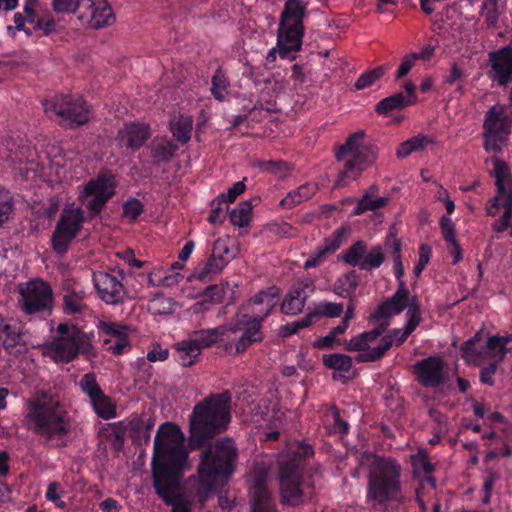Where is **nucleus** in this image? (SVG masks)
<instances>
[{
    "instance_id": "f257e3e1",
    "label": "nucleus",
    "mask_w": 512,
    "mask_h": 512,
    "mask_svg": "<svg viewBox=\"0 0 512 512\" xmlns=\"http://www.w3.org/2000/svg\"><path fill=\"white\" fill-rule=\"evenodd\" d=\"M187 458L184 434L179 426L171 422L160 425L154 439L153 487L167 505L173 506L171 512H191L187 505L180 503L177 493Z\"/></svg>"
},
{
    "instance_id": "f03ea898",
    "label": "nucleus",
    "mask_w": 512,
    "mask_h": 512,
    "mask_svg": "<svg viewBox=\"0 0 512 512\" xmlns=\"http://www.w3.org/2000/svg\"><path fill=\"white\" fill-rule=\"evenodd\" d=\"M231 393L211 394L197 403L189 417V447L197 450L223 433L231 420Z\"/></svg>"
},
{
    "instance_id": "7ed1b4c3",
    "label": "nucleus",
    "mask_w": 512,
    "mask_h": 512,
    "mask_svg": "<svg viewBox=\"0 0 512 512\" xmlns=\"http://www.w3.org/2000/svg\"><path fill=\"white\" fill-rule=\"evenodd\" d=\"M237 458L238 449L234 440L229 437L216 440L202 451L197 469L199 487L196 491L202 505L234 472Z\"/></svg>"
},
{
    "instance_id": "20e7f679",
    "label": "nucleus",
    "mask_w": 512,
    "mask_h": 512,
    "mask_svg": "<svg viewBox=\"0 0 512 512\" xmlns=\"http://www.w3.org/2000/svg\"><path fill=\"white\" fill-rule=\"evenodd\" d=\"M401 466L390 457L376 456L369 464L367 476V503L386 509L390 503L402 502Z\"/></svg>"
},
{
    "instance_id": "39448f33",
    "label": "nucleus",
    "mask_w": 512,
    "mask_h": 512,
    "mask_svg": "<svg viewBox=\"0 0 512 512\" xmlns=\"http://www.w3.org/2000/svg\"><path fill=\"white\" fill-rule=\"evenodd\" d=\"M23 424L45 442L56 441V446H66L63 438L71 430L68 413L60 409L57 403L52 404L40 399L29 403Z\"/></svg>"
},
{
    "instance_id": "423d86ee",
    "label": "nucleus",
    "mask_w": 512,
    "mask_h": 512,
    "mask_svg": "<svg viewBox=\"0 0 512 512\" xmlns=\"http://www.w3.org/2000/svg\"><path fill=\"white\" fill-rule=\"evenodd\" d=\"M364 137V130H358L350 134L346 142L338 147L336 151L338 161L344 160L347 155H351L352 158L345 163L343 170L339 172L334 187L345 185L344 181L346 179L356 180L365 169L376 161L378 149L372 144L365 145L363 143Z\"/></svg>"
},
{
    "instance_id": "0eeeda50",
    "label": "nucleus",
    "mask_w": 512,
    "mask_h": 512,
    "mask_svg": "<svg viewBox=\"0 0 512 512\" xmlns=\"http://www.w3.org/2000/svg\"><path fill=\"white\" fill-rule=\"evenodd\" d=\"M305 13L306 8L300 0H287L285 2L277 37V49L281 58H289L292 52L300 49Z\"/></svg>"
},
{
    "instance_id": "6e6552de",
    "label": "nucleus",
    "mask_w": 512,
    "mask_h": 512,
    "mask_svg": "<svg viewBox=\"0 0 512 512\" xmlns=\"http://www.w3.org/2000/svg\"><path fill=\"white\" fill-rule=\"evenodd\" d=\"M45 113L68 128L86 124L90 119V109L82 97L72 95H54L42 102Z\"/></svg>"
},
{
    "instance_id": "1a4fd4ad",
    "label": "nucleus",
    "mask_w": 512,
    "mask_h": 512,
    "mask_svg": "<svg viewBox=\"0 0 512 512\" xmlns=\"http://www.w3.org/2000/svg\"><path fill=\"white\" fill-rule=\"evenodd\" d=\"M512 120L500 106L486 111L483 122L484 149L486 152H500L506 145Z\"/></svg>"
},
{
    "instance_id": "9d476101",
    "label": "nucleus",
    "mask_w": 512,
    "mask_h": 512,
    "mask_svg": "<svg viewBox=\"0 0 512 512\" xmlns=\"http://www.w3.org/2000/svg\"><path fill=\"white\" fill-rule=\"evenodd\" d=\"M280 501L283 505L300 506L307 502L303 489L302 469L296 460L283 462L279 470Z\"/></svg>"
},
{
    "instance_id": "9b49d317",
    "label": "nucleus",
    "mask_w": 512,
    "mask_h": 512,
    "mask_svg": "<svg viewBox=\"0 0 512 512\" xmlns=\"http://www.w3.org/2000/svg\"><path fill=\"white\" fill-rule=\"evenodd\" d=\"M84 215L81 208L65 207L56 223L51 242L57 254L67 252L72 240L81 231Z\"/></svg>"
},
{
    "instance_id": "f8f14e48",
    "label": "nucleus",
    "mask_w": 512,
    "mask_h": 512,
    "mask_svg": "<svg viewBox=\"0 0 512 512\" xmlns=\"http://www.w3.org/2000/svg\"><path fill=\"white\" fill-rule=\"evenodd\" d=\"M49 349L56 362L69 363L80 353L91 355L93 347L86 333L82 330H74L71 336L55 338Z\"/></svg>"
},
{
    "instance_id": "ddd939ff",
    "label": "nucleus",
    "mask_w": 512,
    "mask_h": 512,
    "mask_svg": "<svg viewBox=\"0 0 512 512\" xmlns=\"http://www.w3.org/2000/svg\"><path fill=\"white\" fill-rule=\"evenodd\" d=\"M19 303L22 310L27 314L51 310L53 303L52 289L43 280H31L20 289Z\"/></svg>"
},
{
    "instance_id": "4468645a",
    "label": "nucleus",
    "mask_w": 512,
    "mask_h": 512,
    "mask_svg": "<svg viewBox=\"0 0 512 512\" xmlns=\"http://www.w3.org/2000/svg\"><path fill=\"white\" fill-rule=\"evenodd\" d=\"M114 195V176L111 173H100L84 186L81 197H91L87 200L86 207L92 215H97Z\"/></svg>"
},
{
    "instance_id": "2eb2a0df",
    "label": "nucleus",
    "mask_w": 512,
    "mask_h": 512,
    "mask_svg": "<svg viewBox=\"0 0 512 512\" xmlns=\"http://www.w3.org/2000/svg\"><path fill=\"white\" fill-rule=\"evenodd\" d=\"M115 16L106 0H81L78 22L85 27L101 29L114 23Z\"/></svg>"
},
{
    "instance_id": "dca6fc26",
    "label": "nucleus",
    "mask_w": 512,
    "mask_h": 512,
    "mask_svg": "<svg viewBox=\"0 0 512 512\" xmlns=\"http://www.w3.org/2000/svg\"><path fill=\"white\" fill-rule=\"evenodd\" d=\"M93 283L102 301L110 305H117L127 298V291L116 276L106 271L93 274Z\"/></svg>"
},
{
    "instance_id": "f3484780",
    "label": "nucleus",
    "mask_w": 512,
    "mask_h": 512,
    "mask_svg": "<svg viewBox=\"0 0 512 512\" xmlns=\"http://www.w3.org/2000/svg\"><path fill=\"white\" fill-rule=\"evenodd\" d=\"M444 366L445 363L441 357L430 356L417 361L413 369L422 386L436 388L444 383Z\"/></svg>"
},
{
    "instance_id": "a211bd4d",
    "label": "nucleus",
    "mask_w": 512,
    "mask_h": 512,
    "mask_svg": "<svg viewBox=\"0 0 512 512\" xmlns=\"http://www.w3.org/2000/svg\"><path fill=\"white\" fill-rule=\"evenodd\" d=\"M151 137V129L148 124L142 122L125 123L116 135V142L120 147H125L131 152L139 150Z\"/></svg>"
},
{
    "instance_id": "6ab92c4d",
    "label": "nucleus",
    "mask_w": 512,
    "mask_h": 512,
    "mask_svg": "<svg viewBox=\"0 0 512 512\" xmlns=\"http://www.w3.org/2000/svg\"><path fill=\"white\" fill-rule=\"evenodd\" d=\"M491 71L489 77L499 85L512 82V45L489 53Z\"/></svg>"
},
{
    "instance_id": "aec40b11",
    "label": "nucleus",
    "mask_w": 512,
    "mask_h": 512,
    "mask_svg": "<svg viewBox=\"0 0 512 512\" xmlns=\"http://www.w3.org/2000/svg\"><path fill=\"white\" fill-rule=\"evenodd\" d=\"M315 290L314 281L304 278L295 283L281 304V311L287 315L302 312L310 293Z\"/></svg>"
},
{
    "instance_id": "412c9836",
    "label": "nucleus",
    "mask_w": 512,
    "mask_h": 512,
    "mask_svg": "<svg viewBox=\"0 0 512 512\" xmlns=\"http://www.w3.org/2000/svg\"><path fill=\"white\" fill-rule=\"evenodd\" d=\"M347 234L348 230L344 227L335 230L329 237L325 238L324 243L317 247L316 251L308 257L303 268L309 270L321 265L327 257L333 255L341 247Z\"/></svg>"
},
{
    "instance_id": "4be33fe9",
    "label": "nucleus",
    "mask_w": 512,
    "mask_h": 512,
    "mask_svg": "<svg viewBox=\"0 0 512 512\" xmlns=\"http://www.w3.org/2000/svg\"><path fill=\"white\" fill-rule=\"evenodd\" d=\"M251 512H277L271 492L266 486V475L261 473L255 476L254 484L250 488Z\"/></svg>"
},
{
    "instance_id": "5701e85b",
    "label": "nucleus",
    "mask_w": 512,
    "mask_h": 512,
    "mask_svg": "<svg viewBox=\"0 0 512 512\" xmlns=\"http://www.w3.org/2000/svg\"><path fill=\"white\" fill-rule=\"evenodd\" d=\"M409 295L410 292L405 282L401 281L393 296L378 306L377 310L372 314V318L379 320L401 313L408 306Z\"/></svg>"
},
{
    "instance_id": "b1692460",
    "label": "nucleus",
    "mask_w": 512,
    "mask_h": 512,
    "mask_svg": "<svg viewBox=\"0 0 512 512\" xmlns=\"http://www.w3.org/2000/svg\"><path fill=\"white\" fill-rule=\"evenodd\" d=\"M241 331L239 324L231 326H219L212 329L197 330L192 333V339L197 344L198 349L209 348L216 344L221 337L229 336V333H237Z\"/></svg>"
},
{
    "instance_id": "393cba45",
    "label": "nucleus",
    "mask_w": 512,
    "mask_h": 512,
    "mask_svg": "<svg viewBox=\"0 0 512 512\" xmlns=\"http://www.w3.org/2000/svg\"><path fill=\"white\" fill-rule=\"evenodd\" d=\"M147 149L151 158V164L158 166L162 163L170 162L178 146L165 137H156L148 144Z\"/></svg>"
},
{
    "instance_id": "a878e982",
    "label": "nucleus",
    "mask_w": 512,
    "mask_h": 512,
    "mask_svg": "<svg viewBox=\"0 0 512 512\" xmlns=\"http://www.w3.org/2000/svg\"><path fill=\"white\" fill-rule=\"evenodd\" d=\"M278 297L279 290L274 286L269 287L267 290H261L249 301V305H264V308L260 309L258 312L253 311L254 315L252 317H248L247 315L243 317L251 320L259 319V322L262 323L276 306Z\"/></svg>"
},
{
    "instance_id": "bb28decb",
    "label": "nucleus",
    "mask_w": 512,
    "mask_h": 512,
    "mask_svg": "<svg viewBox=\"0 0 512 512\" xmlns=\"http://www.w3.org/2000/svg\"><path fill=\"white\" fill-rule=\"evenodd\" d=\"M237 324L240 325L241 330L243 329L242 326H247L235 344V352L237 354L243 353L253 343L263 340V335L260 331L262 323L259 322V319L251 320L247 318L246 321H240Z\"/></svg>"
},
{
    "instance_id": "cd10ccee",
    "label": "nucleus",
    "mask_w": 512,
    "mask_h": 512,
    "mask_svg": "<svg viewBox=\"0 0 512 512\" xmlns=\"http://www.w3.org/2000/svg\"><path fill=\"white\" fill-rule=\"evenodd\" d=\"M492 163L498 194L503 196L512 194V175L507 162L498 157H493Z\"/></svg>"
},
{
    "instance_id": "c85d7f7f",
    "label": "nucleus",
    "mask_w": 512,
    "mask_h": 512,
    "mask_svg": "<svg viewBox=\"0 0 512 512\" xmlns=\"http://www.w3.org/2000/svg\"><path fill=\"white\" fill-rule=\"evenodd\" d=\"M482 340L481 332H477L473 337L465 341L460 348L462 358L469 365L480 366L484 359L483 347H479L478 343Z\"/></svg>"
},
{
    "instance_id": "c756f323",
    "label": "nucleus",
    "mask_w": 512,
    "mask_h": 512,
    "mask_svg": "<svg viewBox=\"0 0 512 512\" xmlns=\"http://www.w3.org/2000/svg\"><path fill=\"white\" fill-rule=\"evenodd\" d=\"M176 361L183 367L192 366L200 355V350L192 338L174 344Z\"/></svg>"
},
{
    "instance_id": "7c9ffc66",
    "label": "nucleus",
    "mask_w": 512,
    "mask_h": 512,
    "mask_svg": "<svg viewBox=\"0 0 512 512\" xmlns=\"http://www.w3.org/2000/svg\"><path fill=\"white\" fill-rule=\"evenodd\" d=\"M224 294L225 287L223 285H209L202 293L203 300L193 305V311L195 313H202L209 310L211 304L220 303L222 301Z\"/></svg>"
},
{
    "instance_id": "2f4dec72",
    "label": "nucleus",
    "mask_w": 512,
    "mask_h": 512,
    "mask_svg": "<svg viewBox=\"0 0 512 512\" xmlns=\"http://www.w3.org/2000/svg\"><path fill=\"white\" fill-rule=\"evenodd\" d=\"M407 309L408 321L401 337L398 339L399 343H403L406 340V338L416 329L421 320V309L416 296L410 298Z\"/></svg>"
},
{
    "instance_id": "473e14b6",
    "label": "nucleus",
    "mask_w": 512,
    "mask_h": 512,
    "mask_svg": "<svg viewBox=\"0 0 512 512\" xmlns=\"http://www.w3.org/2000/svg\"><path fill=\"white\" fill-rule=\"evenodd\" d=\"M411 104H413V100L407 99L402 92H399L379 101L375 110L378 114H387L392 110L402 109Z\"/></svg>"
},
{
    "instance_id": "72a5a7b5",
    "label": "nucleus",
    "mask_w": 512,
    "mask_h": 512,
    "mask_svg": "<svg viewBox=\"0 0 512 512\" xmlns=\"http://www.w3.org/2000/svg\"><path fill=\"white\" fill-rule=\"evenodd\" d=\"M21 341L22 334L16 326L0 323V343L5 350L12 353L13 349L21 344Z\"/></svg>"
},
{
    "instance_id": "f704fd0d",
    "label": "nucleus",
    "mask_w": 512,
    "mask_h": 512,
    "mask_svg": "<svg viewBox=\"0 0 512 512\" xmlns=\"http://www.w3.org/2000/svg\"><path fill=\"white\" fill-rule=\"evenodd\" d=\"M227 264L228 260L218 259L216 256H213V254H211L210 258L205 263V265L201 268L196 269V271L193 274V277L202 282H206L210 280V275L219 274Z\"/></svg>"
},
{
    "instance_id": "c9c22d12",
    "label": "nucleus",
    "mask_w": 512,
    "mask_h": 512,
    "mask_svg": "<svg viewBox=\"0 0 512 512\" xmlns=\"http://www.w3.org/2000/svg\"><path fill=\"white\" fill-rule=\"evenodd\" d=\"M393 340L391 336H384L381 339V344L377 347L368 348V351H360L355 360L359 363L361 362H374L383 357V355L392 347Z\"/></svg>"
},
{
    "instance_id": "e433bc0d",
    "label": "nucleus",
    "mask_w": 512,
    "mask_h": 512,
    "mask_svg": "<svg viewBox=\"0 0 512 512\" xmlns=\"http://www.w3.org/2000/svg\"><path fill=\"white\" fill-rule=\"evenodd\" d=\"M316 187L309 184L301 185L297 190L290 192L284 197L280 205L283 208L290 209L293 206L300 204L302 201L309 199L315 193Z\"/></svg>"
},
{
    "instance_id": "4c0bfd02",
    "label": "nucleus",
    "mask_w": 512,
    "mask_h": 512,
    "mask_svg": "<svg viewBox=\"0 0 512 512\" xmlns=\"http://www.w3.org/2000/svg\"><path fill=\"white\" fill-rule=\"evenodd\" d=\"M367 251V244L363 240L356 241L348 249H346L340 256L339 259L351 266H358L363 260V257Z\"/></svg>"
},
{
    "instance_id": "58836bf2",
    "label": "nucleus",
    "mask_w": 512,
    "mask_h": 512,
    "mask_svg": "<svg viewBox=\"0 0 512 512\" xmlns=\"http://www.w3.org/2000/svg\"><path fill=\"white\" fill-rule=\"evenodd\" d=\"M512 341V334L505 336H490L486 343V349L498 357V361H503L509 349L506 345Z\"/></svg>"
},
{
    "instance_id": "ea45409f",
    "label": "nucleus",
    "mask_w": 512,
    "mask_h": 512,
    "mask_svg": "<svg viewBox=\"0 0 512 512\" xmlns=\"http://www.w3.org/2000/svg\"><path fill=\"white\" fill-rule=\"evenodd\" d=\"M322 361L327 368L340 372H349L352 368V358L346 354L334 353L323 355Z\"/></svg>"
},
{
    "instance_id": "a19ab883",
    "label": "nucleus",
    "mask_w": 512,
    "mask_h": 512,
    "mask_svg": "<svg viewBox=\"0 0 512 512\" xmlns=\"http://www.w3.org/2000/svg\"><path fill=\"white\" fill-rule=\"evenodd\" d=\"M252 204L250 201H242L230 212V221L238 227L248 226L251 220Z\"/></svg>"
},
{
    "instance_id": "79ce46f5",
    "label": "nucleus",
    "mask_w": 512,
    "mask_h": 512,
    "mask_svg": "<svg viewBox=\"0 0 512 512\" xmlns=\"http://www.w3.org/2000/svg\"><path fill=\"white\" fill-rule=\"evenodd\" d=\"M126 424V430H128V436L132 439V441L139 446L147 445L149 442L144 441L145 425H144V416L139 417L135 416L131 420H129Z\"/></svg>"
},
{
    "instance_id": "37998d69",
    "label": "nucleus",
    "mask_w": 512,
    "mask_h": 512,
    "mask_svg": "<svg viewBox=\"0 0 512 512\" xmlns=\"http://www.w3.org/2000/svg\"><path fill=\"white\" fill-rule=\"evenodd\" d=\"M384 260L385 254L383 253L381 246H373L369 251H366L360 264V269L365 271L376 269L382 265Z\"/></svg>"
},
{
    "instance_id": "c03bdc74",
    "label": "nucleus",
    "mask_w": 512,
    "mask_h": 512,
    "mask_svg": "<svg viewBox=\"0 0 512 512\" xmlns=\"http://www.w3.org/2000/svg\"><path fill=\"white\" fill-rule=\"evenodd\" d=\"M170 130L173 137L181 144H186L191 138L192 131V120L191 119H179L172 121L170 124Z\"/></svg>"
},
{
    "instance_id": "a18cd8bd",
    "label": "nucleus",
    "mask_w": 512,
    "mask_h": 512,
    "mask_svg": "<svg viewBox=\"0 0 512 512\" xmlns=\"http://www.w3.org/2000/svg\"><path fill=\"white\" fill-rule=\"evenodd\" d=\"M388 201L389 199L387 197L372 198L370 194H364L354 208L353 214L361 215L368 210H376L378 208L384 207Z\"/></svg>"
},
{
    "instance_id": "49530a36",
    "label": "nucleus",
    "mask_w": 512,
    "mask_h": 512,
    "mask_svg": "<svg viewBox=\"0 0 512 512\" xmlns=\"http://www.w3.org/2000/svg\"><path fill=\"white\" fill-rule=\"evenodd\" d=\"M64 311L68 315L80 314L87 309L83 295L76 292H69L63 297Z\"/></svg>"
},
{
    "instance_id": "de8ad7c7",
    "label": "nucleus",
    "mask_w": 512,
    "mask_h": 512,
    "mask_svg": "<svg viewBox=\"0 0 512 512\" xmlns=\"http://www.w3.org/2000/svg\"><path fill=\"white\" fill-rule=\"evenodd\" d=\"M96 414L103 419H110L115 416L116 411L109 397L104 393L90 400Z\"/></svg>"
},
{
    "instance_id": "09e8293b",
    "label": "nucleus",
    "mask_w": 512,
    "mask_h": 512,
    "mask_svg": "<svg viewBox=\"0 0 512 512\" xmlns=\"http://www.w3.org/2000/svg\"><path fill=\"white\" fill-rule=\"evenodd\" d=\"M386 246H392L393 253L395 254L394 258V268H395V276L398 280V286L400 282L403 281L402 277L404 275V267L401 261L400 251H401V243L400 240L392 233L387 237Z\"/></svg>"
},
{
    "instance_id": "8fccbe9b",
    "label": "nucleus",
    "mask_w": 512,
    "mask_h": 512,
    "mask_svg": "<svg viewBox=\"0 0 512 512\" xmlns=\"http://www.w3.org/2000/svg\"><path fill=\"white\" fill-rule=\"evenodd\" d=\"M385 70V66H378L373 70L363 73L355 82V89L363 90L372 86L376 80L380 79L384 75Z\"/></svg>"
},
{
    "instance_id": "3c124183",
    "label": "nucleus",
    "mask_w": 512,
    "mask_h": 512,
    "mask_svg": "<svg viewBox=\"0 0 512 512\" xmlns=\"http://www.w3.org/2000/svg\"><path fill=\"white\" fill-rule=\"evenodd\" d=\"M225 199L224 194L219 196L217 199L211 202V211L208 217V221L211 224H222L226 218L225 211L228 207H224Z\"/></svg>"
},
{
    "instance_id": "603ef678",
    "label": "nucleus",
    "mask_w": 512,
    "mask_h": 512,
    "mask_svg": "<svg viewBox=\"0 0 512 512\" xmlns=\"http://www.w3.org/2000/svg\"><path fill=\"white\" fill-rule=\"evenodd\" d=\"M79 385L82 391L89 397L90 400L103 393L99 384L96 381V376L93 373L85 374L81 378Z\"/></svg>"
},
{
    "instance_id": "864d4df0",
    "label": "nucleus",
    "mask_w": 512,
    "mask_h": 512,
    "mask_svg": "<svg viewBox=\"0 0 512 512\" xmlns=\"http://www.w3.org/2000/svg\"><path fill=\"white\" fill-rule=\"evenodd\" d=\"M344 306L342 303L326 302L319 304L316 309L311 312L313 318L325 316L329 318L339 317L343 313Z\"/></svg>"
},
{
    "instance_id": "5fc2aeb1",
    "label": "nucleus",
    "mask_w": 512,
    "mask_h": 512,
    "mask_svg": "<svg viewBox=\"0 0 512 512\" xmlns=\"http://www.w3.org/2000/svg\"><path fill=\"white\" fill-rule=\"evenodd\" d=\"M229 85V81L221 68H218L212 77L211 92L213 96L218 100H223V91Z\"/></svg>"
},
{
    "instance_id": "6e6d98bb",
    "label": "nucleus",
    "mask_w": 512,
    "mask_h": 512,
    "mask_svg": "<svg viewBox=\"0 0 512 512\" xmlns=\"http://www.w3.org/2000/svg\"><path fill=\"white\" fill-rule=\"evenodd\" d=\"M81 0H52V9L55 13H74L80 15Z\"/></svg>"
},
{
    "instance_id": "4d7b16f0",
    "label": "nucleus",
    "mask_w": 512,
    "mask_h": 512,
    "mask_svg": "<svg viewBox=\"0 0 512 512\" xmlns=\"http://www.w3.org/2000/svg\"><path fill=\"white\" fill-rule=\"evenodd\" d=\"M174 303L170 298L157 297L149 305V310L154 315H165L173 312Z\"/></svg>"
},
{
    "instance_id": "13d9d810",
    "label": "nucleus",
    "mask_w": 512,
    "mask_h": 512,
    "mask_svg": "<svg viewBox=\"0 0 512 512\" xmlns=\"http://www.w3.org/2000/svg\"><path fill=\"white\" fill-rule=\"evenodd\" d=\"M491 359H492V361L487 366L483 367L480 371V381L483 384H486L489 386L494 385L493 376L495 375V373L498 369V365L502 362V361H498V357L494 354L491 355Z\"/></svg>"
},
{
    "instance_id": "bf43d9fd",
    "label": "nucleus",
    "mask_w": 512,
    "mask_h": 512,
    "mask_svg": "<svg viewBox=\"0 0 512 512\" xmlns=\"http://www.w3.org/2000/svg\"><path fill=\"white\" fill-rule=\"evenodd\" d=\"M12 208V197L7 190L0 188V226L8 220Z\"/></svg>"
},
{
    "instance_id": "052dcab7",
    "label": "nucleus",
    "mask_w": 512,
    "mask_h": 512,
    "mask_svg": "<svg viewBox=\"0 0 512 512\" xmlns=\"http://www.w3.org/2000/svg\"><path fill=\"white\" fill-rule=\"evenodd\" d=\"M104 333L119 339L122 337H128L129 327L115 322H104L101 326Z\"/></svg>"
},
{
    "instance_id": "680f3d73",
    "label": "nucleus",
    "mask_w": 512,
    "mask_h": 512,
    "mask_svg": "<svg viewBox=\"0 0 512 512\" xmlns=\"http://www.w3.org/2000/svg\"><path fill=\"white\" fill-rule=\"evenodd\" d=\"M313 315L314 314H311V312H310L305 317L285 325L282 328L283 335L284 336L292 335V334L297 333L300 329L310 326L312 324Z\"/></svg>"
},
{
    "instance_id": "e2e57ef3",
    "label": "nucleus",
    "mask_w": 512,
    "mask_h": 512,
    "mask_svg": "<svg viewBox=\"0 0 512 512\" xmlns=\"http://www.w3.org/2000/svg\"><path fill=\"white\" fill-rule=\"evenodd\" d=\"M339 287L347 293H354L359 285V276L356 271H350L339 278Z\"/></svg>"
},
{
    "instance_id": "0e129e2a",
    "label": "nucleus",
    "mask_w": 512,
    "mask_h": 512,
    "mask_svg": "<svg viewBox=\"0 0 512 512\" xmlns=\"http://www.w3.org/2000/svg\"><path fill=\"white\" fill-rule=\"evenodd\" d=\"M143 204L136 198H132L124 203L123 214L131 220H136L143 212Z\"/></svg>"
},
{
    "instance_id": "69168bd1",
    "label": "nucleus",
    "mask_w": 512,
    "mask_h": 512,
    "mask_svg": "<svg viewBox=\"0 0 512 512\" xmlns=\"http://www.w3.org/2000/svg\"><path fill=\"white\" fill-rule=\"evenodd\" d=\"M432 249L429 245L423 244L419 248V260L414 267L413 274L419 277L430 260Z\"/></svg>"
},
{
    "instance_id": "338daca9",
    "label": "nucleus",
    "mask_w": 512,
    "mask_h": 512,
    "mask_svg": "<svg viewBox=\"0 0 512 512\" xmlns=\"http://www.w3.org/2000/svg\"><path fill=\"white\" fill-rule=\"evenodd\" d=\"M413 467L416 473L431 474L434 471L433 464L425 454H418L413 458Z\"/></svg>"
},
{
    "instance_id": "774afa93",
    "label": "nucleus",
    "mask_w": 512,
    "mask_h": 512,
    "mask_svg": "<svg viewBox=\"0 0 512 512\" xmlns=\"http://www.w3.org/2000/svg\"><path fill=\"white\" fill-rule=\"evenodd\" d=\"M440 227L442 230L443 238L448 242L456 241L455 225L448 216H442L440 219Z\"/></svg>"
}]
</instances>
